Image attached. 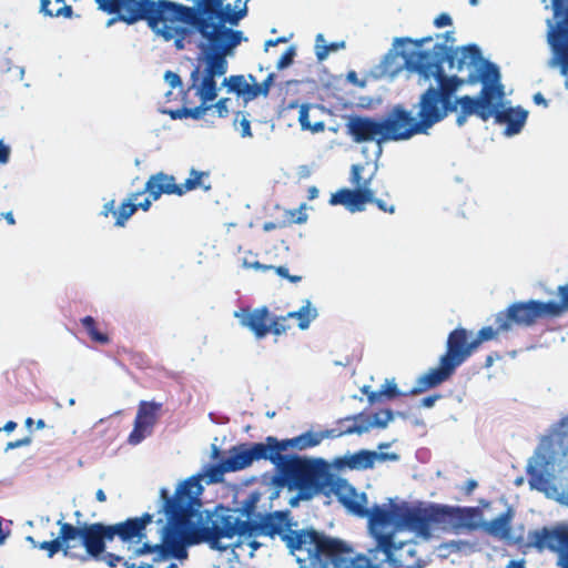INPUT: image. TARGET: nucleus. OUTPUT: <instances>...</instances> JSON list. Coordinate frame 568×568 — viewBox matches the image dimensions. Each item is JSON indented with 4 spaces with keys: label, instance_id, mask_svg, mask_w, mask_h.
<instances>
[{
    "label": "nucleus",
    "instance_id": "obj_1",
    "mask_svg": "<svg viewBox=\"0 0 568 568\" xmlns=\"http://www.w3.org/2000/svg\"><path fill=\"white\" fill-rule=\"evenodd\" d=\"M201 475L191 476L176 487L171 496L166 488L160 490L162 506L160 513L165 516L159 544L146 540L148 526L153 523V514L143 513L139 517H129L124 520L104 524L85 523L88 557L103 561L110 568H115L123 556L106 551V545L111 549L130 552L129 559L153 554V562H160L170 558L179 560L187 557V547L202 544L195 541L202 519L200 496L203 491Z\"/></svg>",
    "mask_w": 568,
    "mask_h": 568
},
{
    "label": "nucleus",
    "instance_id": "obj_2",
    "mask_svg": "<svg viewBox=\"0 0 568 568\" xmlns=\"http://www.w3.org/2000/svg\"><path fill=\"white\" fill-rule=\"evenodd\" d=\"M112 16L106 27L145 20L165 41L173 40L176 50H183L193 41L194 30L200 34L197 45H204L236 27L246 16V8L231 11L223 0H197V7L170 0H121Z\"/></svg>",
    "mask_w": 568,
    "mask_h": 568
},
{
    "label": "nucleus",
    "instance_id": "obj_3",
    "mask_svg": "<svg viewBox=\"0 0 568 568\" xmlns=\"http://www.w3.org/2000/svg\"><path fill=\"white\" fill-rule=\"evenodd\" d=\"M280 474L277 483L288 490H296V500H311L320 494H334L337 500L352 514L367 515V497L359 494L346 479L336 477L323 460L307 459L298 455L275 462Z\"/></svg>",
    "mask_w": 568,
    "mask_h": 568
},
{
    "label": "nucleus",
    "instance_id": "obj_4",
    "mask_svg": "<svg viewBox=\"0 0 568 568\" xmlns=\"http://www.w3.org/2000/svg\"><path fill=\"white\" fill-rule=\"evenodd\" d=\"M433 41V37H424L420 39L399 38L396 43H412L416 50L412 52H402L404 58V65L407 71L415 72L424 80L434 78L437 81L436 91L439 92L443 99L448 103L455 101L454 97L464 81L457 75H446L444 63L448 64L449 69L462 71L464 67L477 65L485 61L481 57V51L476 44L464 45L460 49H453L445 43H436L433 50H422V47Z\"/></svg>",
    "mask_w": 568,
    "mask_h": 568
},
{
    "label": "nucleus",
    "instance_id": "obj_5",
    "mask_svg": "<svg viewBox=\"0 0 568 568\" xmlns=\"http://www.w3.org/2000/svg\"><path fill=\"white\" fill-rule=\"evenodd\" d=\"M245 40L243 32L231 29L219 36L204 45H197L200 57L204 62L203 77L200 79V67H195L191 72V88L196 89V95L201 100V104L195 108H185L172 112V118H192L201 119L212 104L209 102L217 97L216 77H222L227 72V55H231L234 49Z\"/></svg>",
    "mask_w": 568,
    "mask_h": 568
},
{
    "label": "nucleus",
    "instance_id": "obj_6",
    "mask_svg": "<svg viewBox=\"0 0 568 568\" xmlns=\"http://www.w3.org/2000/svg\"><path fill=\"white\" fill-rule=\"evenodd\" d=\"M477 508H460L432 504L426 507L404 506L399 508L398 528H405L425 538L430 536L432 527H467L476 526L469 520L477 515Z\"/></svg>",
    "mask_w": 568,
    "mask_h": 568
},
{
    "label": "nucleus",
    "instance_id": "obj_7",
    "mask_svg": "<svg viewBox=\"0 0 568 568\" xmlns=\"http://www.w3.org/2000/svg\"><path fill=\"white\" fill-rule=\"evenodd\" d=\"M470 333L464 327L453 329L447 337L446 351L440 356L437 367L429 368L416 379L410 394H422L448 381L463 363L477 349Z\"/></svg>",
    "mask_w": 568,
    "mask_h": 568
},
{
    "label": "nucleus",
    "instance_id": "obj_8",
    "mask_svg": "<svg viewBox=\"0 0 568 568\" xmlns=\"http://www.w3.org/2000/svg\"><path fill=\"white\" fill-rule=\"evenodd\" d=\"M416 116L403 104H395L394 109L399 121L405 140L417 134H427L437 123L445 120L455 106L442 98L435 87H428L419 97L416 104Z\"/></svg>",
    "mask_w": 568,
    "mask_h": 568
},
{
    "label": "nucleus",
    "instance_id": "obj_9",
    "mask_svg": "<svg viewBox=\"0 0 568 568\" xmlns=\"http://www.w3.org/2000/svg\"><path fill=\"white\" fill-rule=\"evenodd\" d=\"M351 560L354 568H382L384 562H389L394 568H419V558L416 554V545L412 541L396 542L394 534L379 535L377 545L368 550V557L355 555L352 547Z\"/></svg>",
    "mask_w": 568,
    "mask_h": 568
},
{
    "label": "nucleus",
    "instance_id": "obj_10",
    "mask_svg": "<svg viewBox=\"0 0 568 568\" xmlns=\"http://www.w3.org/2000/svg\"><path fill=\"white\" fill-rule=\"evenodd\" d=\"M478 78L483 84L478 97L463 95L452 102L455 106V112L459 106V112L456 118V124L458 126H463L467 118L473 114L477 115L483 121H488L493 118L494 110L491 109V104L499 94V68L490 61H484L483 67L479 69Z\"/></svg>",
    "mask_w": 568,
    "mask_h": 568
},
{
    "label": "nucleus",
    "instance_id": "obj_11",
    "mask_svg": "<svg viewBox=\"0 0 568 568\" xmlns=\"http://www.w3.org/2000/svg\"><path fill=\"white\" fill-rule=\"evenodd\" d=\"M345 130L355 143L375 141L381 145L387 141H405L394 106L383 120L351 115L345 124Z\"/></svg>",
    "mask_w": 568,
    "mask_h": 568
},
{
    "label": "nucleus",
    "instance_id": "obj_12",
    "mask_svg": "<svg viewBox=\"0 0 568 568\" xmlns=\"http://www.w3.org/2000/svg\"><path fill=\"white\" fill-rule=\"evenodd\" d=\"M275 459L277 457L273 452L271 436H267L263 443H255L251 447H247V444L233 446L230 456L222 459L219 465L211 466L207 475L211 481L217 483L223 474L245 469L254 460H268L274 465Z\"/></svg>",
    "mask_w": 568,
    "mask_h": 568
},
{
    "label": "nucleus",
    "instance_id": "obj_13",
    "mask_svg": "<svg viewBox=\"0 0 568 568\" xmlns=\"http://www.w3.org/2000/svg\"><path fill=\"white\" fill-rule=\"evenodd\" d=\"M552 19L547 20V42L552 51L548 64L568 74V0H551Z\"/></svg>",
    "mask_w": 568,
    "mask_h": 568
},
{
    "label": "nucleus",
    "instance_id": "obj_14",
    "mask_svg": "<svg viewBox=\"0 0 568 568\" xmlns=\"http://www.w3.org/2000/svg\"><path fill=\"white\" fill-rule=\"evenodd\" d=\"M58 525L60 526L59 536L52 540L34 544V548L45 550L49 558L62 551L65 557L81 559L82 561L87 560L89 557L85 523L74 526L59 520Z\"/></svg>",
    "mask_w": 568,
    "mask_h": 568
},
{
    "label": "nucleus",
    "instance_id": "obj_15",
    "mask_svg": "<svg viewBox=\"0 0 568 568\" xmlns=\"http://www.w3.org/2000/svg\"><path fill=\"white\" fill-rule=\"evenodd\" d=\"M365 165L362 163L353 164L351 166L349 181L354 189L343 187L331 195V205H343L349 212H362L365 210L367 201H373V190L371 182L374 173L368 178L363 176Z\"/></svg>",
    "mask_w": 568,
    "mask_h": 568
},
{
    "label": "nucleus",
    "instance_id": "obj_16",
    "mask_svg": "<svg viewBox=\"0 0 568 568\" xmlns=\"http://www.w3.org/2000/svg\"><path fill=\"white\" fill-rule=\"evenodd\" d=\"M210 173L192 169L190 178L184 183L176 184L173 175L159 172L149 178L145 183L144 191L152 196L153 201L160 199L162 194H175L179 196L184 195L186 192L202 187L204 191L211 190V184H205L204 179L209 178Z\"/></svg>",
    "mask_w": 568,
    "mask_h": 568
},
{
    "label": "nucleus",
    "instance_id": "obj_17",
    "mask_svg": "<svg viewBox=\"0 0 568 568\" xmlns=\"http://www.w3.org/2000/svg\"><path fill=\"white\" fill-rule=\"evenodd\" d=\"M544 317H548L544 302L536 300L515 302L497 313L498 331L508 333L515 327H530Z\"/></svg>",
    "mask_w": 568,
    "mask_h": 568
},
{
    "label": "nucleus",
    "instance_id": "obj_18",
    "mask_svg": "<svg viewBox=\"0 0 568 568\" xmlns=\"http://www.w3.org/2000/svg\"><path fill=\"white\" fill-rule=\"evenodd\" d=\"M528 540L539 551L548 549L558 554L565 568H568V525L531 530L528 534Z\"/></svg>",
    "mask_w": 568,
    "mask_h": 568
},
{
    "label": "nucleus",
    "instance_id": "obj_19",
    "mask_svg": "<svg viewBox=\"0 0 568 568\" xmlns=\"http://www.w3.org/2000/svg\"><path fill=\"white\" fill-rule=\"evenodd\" d=\"M499 94L491 104V109L494 110L493 118L495 121L500 124H507L505 133L507 135H514L521 131L523 126L526 123L528 112L523 110L521 108H504L503 101L505 97V88L499 80Z\"/></svg>",
    "mask_w": 568,
    "mask_h": 568
},
{
    "label": "nucleus",
    "instance_id": "obj_20",
    "mask_svg": "<svg viewBox=\"0 0 568 568\" xmlns=\"http://www.w3.org/2000/svg\"><path fill=\"white\" fill-rule=\"evenodd\" d=\"M161 408V403L142 400L139 404L134 426L128 437L129 444L138 445L152 433Z\"/></svg>",
    "mask_w": 568,
    "mask_h": 568
},
{
    "label": "nucleus",
    "instance_id": "obj_21",
    "mask_svg": "<svg viewBox=\"0 0 568 568\" xmlns=\"http://www.w3.org/2000/svg\"><path fill=\"white\" fill-rule=\"evenodd\" d=\"M328 432L325 433H315V432H306L293 438L287 439H277L274 436H271V443L273 446L274 455H276V462L284 460L285 458H290L291 455H284L283 453L288 449L304 450L311 447H315L321 444V442L328 436Z\"/></svg>",
    "mask_w": 568,
    "mask_h": 568
},
{
    "label": "nucleus",
    "instance_id": "obj_22",
    "mask_svg": "<svg viewBox=\"0 0 568 568\" xmlns=\"http://www.w3.org/2000/svg\"><path fill=\"white\" fill-rule=\"evenodd\" d=\"M393 419V412L390 409H382L373 415L358 414L353 417L345 418V422H352L345 429L344 434H362L373 427L385 428Z\"/></svg>",
    "mask_w": 568,
    "mask_h": 568
},
{
    "label": "nucleus",
    "instance_id": "obj_23",
    "mask_svg": "<svg viewBox=\"0 0 568 568\" xmlns=\"http://www.w3.org/2000/svg\"><path fill=\"white\" fill-rule=\"evenodd\" d=\"M270 311L266 306L255 310H243L242 314L235 313L242 326L248 328L257 339L270 334Z\"/></svg>",
    "mask_w": 568,
    "mask_h": 568
},
{
    "label": "nucleus",
    "instance_id": "obj_24",
    "mask_svg": "<svg viewBox=\"0 0 568 568\" xmlns=\"http://www.w3.org/2000/svg\"><path fill=\"white\" fill-rule=\"evenodd\" d=\"M399 508L400 507L387 509L377 505H375L371 511L366 508L367 515L364 517H368L369 532L376 542L379 535H385V532L382 531L384 528L392 525L398 528ZM387 534L388 532H386V535Z\"/></svg>",
    "mask_w": 568,
    "mask_h": 568
},
{
    "label": "nucleus",
    "instance_id": "obj_25",
    "mask_svg": "<svg viewBox=\"0 0 568 568\" xmlns=\"http://www.w3.org/2000/svg\"><path fill=\"white\" fill-rule=\"evenodd\" d=\"M514 517V510L508 508L505 513L500 514L497 518L485 521L481 524V529L498 539H507L511 532V520Z\"/></svg>",
    "mask_w": 568,
    "mask_h": 568
},
{
    "label": "nucleus",
    "instance_id": "obj_26",
    "mask_svg": "<svg viewBox=\"0 0 568 568\" xmlns=\"http://www.w3.org/2000/svg\"><path fill=\"white\" fill-rule=\"evenodd\" d=\"M376 462V452L362 449L354 454L343 456L337 460L341 467H347L352 470H365L374 467Z\"/></svg>",
    "mask_w": 568,
    "mask_h": 568
},
{
    "label": "nucleus",
    "instance_id": "obj_27",
    "mask_svg": "<svg viewBox=\"0 0 568 568\" xmlns=\"http://www.w3.org/2000/svg\"><path fill=\"white\" fill-rule=\"evenodd\" d=\"M260 496L256 493L250 494L242 503L241 506L236 509H230V508H221V511H215L213 514H210L207 516V524L211 525L212 518L217 514L226 513L227 510L232 511L234 516H236V513H240L242 516H245L247 519H250L256 509V504L258 501Z\"/></svg>",
    "mask_w": 568,
    "mask_h": 568
},
{
    "label": "nucleus",
    "instance_id": "obj_28",
    "mask_svg": "<svg viewBox=\"0 0 568 568\" xmlns=\"http://www.w3.org/2000/svg\"><path fill=\"white\" fill-rule=\"evenodd\" d=\"M286 317L298 320V327L306 329L311 322L317 317V311L312 307L311 301L307 300L300 310L287 313Z\"/></svg>",
    "mask_w": 568,
    "mask_h": 568
},
{
    "label": "nucleus",
    "instance_id": "obj_29",
    "mask_svg": "<svg viewBox=\"0 0 568 568\" xmlns=\"http://www.w3.org/2000/svg\"><path fill=\"white\" fill-rule=\"evenodd\" d=\"M558 294L560 296V303L552 301L544 302L548 317H559L568 311V285L559 286Z\"/></svg>",
    "mask_w": 568,
    "mask_h": 568
},
{
    "label": "nucleus",
    "instance_id": "obj_30",
    "mask_svg": "<svg viewBox=\"0 0 568 568\" xmlns=\"http://www.w3.org/2000/svg\"><path fill=\"white\" fill-rule=\"evenodd\" d=\"M142 193H145L143 190L142 192L133 193L131 196L121 204V206L115 212V225L116 226H124L125 222L136 212L138 205H135V201L139 195Z\"/></svg>",
    "mask_w": 568,
    "mask_h": 568
},
{
    "label": "nucleus",
    "instance_id": "obj_31",
    "mask_svg": "<svg viewBox=\"0 0 568 568\" xmlns=\"http://www.w3.org/2000/svg\"><path fill=\"white\" fill-rule=\"evenodd\" d=\"M55 3L60 7L58 10L53 11L49 7L51 4V0H40V12L48 17H60L63 16L65 18H70L72 16V7L65 4L64 0H55Z\"/></svg>",
    "mask_w": 568,
    "mask_h": 568
},
{
    "label": "nucleus",
    "instance_id": "obj_32",
    "mask_svg": "<svg viewBox=\"0 0 568 568\" xmlns=\"http://www.w3.org/2000/svg\"><path fill=\"white\" fill-rule=\"evenodd\" d=\"M311 105L310 104H301L300 112H298V122L301 124L302 130H307L313 133L323 132L325 129V124L323 121L315 122L312 124L308 120V112H310Z\"/></svg>",
    "mask_w": 568,
    "mask_h": 568
},
{
    "label": "nucleus",
    "instance_id": "obj_33",
    "mask_svg": "<svg viewBox=\"0 0 568 568\" xmlns=\"http://www.w3.org/2000/svg\"><path fill=\"white\" fill-rule=\"evenodd\" d=\"M81 324L93 342H97L100 344H108L110 342L108 334L101 333L98 331L97 322L92 316L83 317L81 320Z\"/></svg>",
    "mask_w": 568,
    "mask_h": 568
},
{
    "label": "nucleus",
    "instance_id": "obj_34",
    "mask_svg": "<svg viewBox=\"0 0 568 568\" xmlns=\"http://www.w3.org/2000/svg\"><path fill=\"white\" fill-rule=\"evenodd\" d=\"M321 42H324L323 34H317L316 37V58L318 61H323L327 58L329 52L337 51L339 49H343L345 47V42H332L329 44H321Z\"/></svg>",
    "mask_w": 568,
    "mask_h": 568
},
{
    "label": "nucleus",
    "instance_id": "obj_35",
    "mask_svg": "<svg viewBox=\"0 0 568 568\" xmlns=\"http://www.w3.org/2000/svg\"><path fill=\"white\" fill-rule=\"evenodd\" d=\"M495 328L485 326L478 331L476 337L473 338L476 348H478L481 343L496 338L498 334L507 333V331H498L497 314L495 315Z\"/></svg>",
    "mask_w": 568,
    "mask_h": 568
},
{
    "label": "nucleus",
    "instance_id": "obj_36",
    "mask_svg": "<svg viewBox=\"0 0 568 568\" xmlns=\"http://www.w3.org/2000/svg\"><path fill=\"white\" fill-rule=\"evenodd\" d=\"M223 85L229 88V91L236 93L237 95H245L248 91V83L243 75H231L223 80Z\"/></svg>",
    "mask_w": 568,
    "mask_h": 568
},
{
    "label": "nucleus",
    "instance_id": "obj_37",
    "mask_svg": "<svg viewBox=\"0 0 568 568\" xmlns=\"http://www.w3.org/2000/svg\"><path fill=\"white\" fill-rule=\"evenodd\" d=\"M287 320L288 317H286V315L275 316L273 318L270 316V333L276 336L286 333V331L290 328V326L285 324Z\"/></svg>",
    "mask_w": 568,
    "mask_h": 568
},
{
    "label": "nucleus",
    "instance_id": "obj_38",
    "mask_svg": "<svg viewBox=\"0 0 568 568\" xmlns=\"http://www.w3.org/2000/svg\"><path fill=\"white\" fill-rule=\"evenodd\" d=\"M381 392H382V395L387 397V398H395V397H399V396H406V395H412L410 394V390L407 392V393H402L399 392V389L397 388V385L395 384L394 381H386L382 387H381Z\"/></svg>",
    "mask_w": 568,
    "mask_h": 568
},
{
    "label": "nucleus",
    "instance_id": "obj_39",
    "mask_svg": "<svg viewBox=\"0 0 568 568\" xmlns=\"http://www.w3.org/2000/svg\"><path fill=\"white\" fill-rule=\"evenodd\" d=\"M98 9L106 14H112L118 11L121 0H94Z\"/></svg>",
    "mask_w": 568,
    "mask_h": 568
},
{
    "label": "nucleus",
    "instance_id": "obj_40",
    "mask_svg": "<svg viewBox=\"0 0 568 568\" xmlns=\"http://www.w3.org/2000/svg\"><path fill=\"white\" fill-rule=\"evenodd\" d=\"M296 54V51H295V48L294 47H290L283 54L282 57L278 59L277 63H276V68L278 70H282V69H285L287 68L288 65H291L293 63V60H294V57Z\"/></svg>",
    "mask_w": 568,
    "mask_h": 568
},
{
    "label": "nucleus",
    "instance_id": "obj_41",
    "mask_svg": "<svg viewBox=\"0 0 568 568\" xmlns=\"http://www.w3.org/2000/svg\"><path fill=\"white\" fill-rule=\"evenodd\" d=\"M240 114V112L236 114V119L234 121L236 129L240 128L241 135L243 138L252 136L250 120L245 115H242V118L239 119Z\"/></svg>",
    "mask_w": 568,
    "mask_h": 568
},
{
    "label": "nucleus",
    "instance_id": "obj_42",
    "mask_svg": "<svg viewBox=\"0 0 568 568\" xmlns=\"http://www.w3.org/2000/svg\"><path fill=\"white\" fill-rule=\"evenodd\" d=\"M285 215H286V221H285L286 225L292 224V223L302 224V223L306 222V220H307V215L297 210H288V211H286Z\"/></svg>",
    "mask_w": 568,
    "mask_h": 568
},
{
    "label": "nucleus",
    "instance_id": "obj_43",
    "mask_svg": "<svg viewBox=\"0 0 568 568\" xmlns=\"http://www.w3.org/2000/svg\"><path fill=\"white\" fill-rule=\"evenodd\" d=\"M275 271V273L282 277V278H286L291 283H298L302 281V276L301 275H291L288 273V270L287 267L285 266H273V268Z\"/></svg>",
    "mask_w": 568,
    "mask_h": 568
},
{
    "label": "nucleus",
    "instance_id": "obj_44",
    "mask_svg": "<svg viewBox=\"0 0 568 568\" xmlns=\"http://www.w3.org/2000/svg\"><path fill=\"white\" fill-rule=\"evenodd\" d=\"M367 203L375 204L381 211H383L385 213H389V214H394L395 213V205L394 204H388L384 200L375 197V192L374 191H373V201H367Z\"/></svg>",
    "mask_w": 568,
    "mask_h": 568
},
{
    "label": "nucleus",
    "instance_id": "obj_45",
    "mask_svg": "<svg viewBox=\"0 0 568 568\" xmlns=\"http://www.w3.org/2000/svg\"><path fill=\"white\" fill-rule=\"evenodd\" d=\"M251 79L254 83L253 84L248 83V91L245 92V95H244L246 101L254 100L258 95H262V89H261L260 84L255 82V79L252 75H251Z\"/></svg>",
    "mask_w": 568,
    "mask_h": 568
},
{
    "label": "nucleus",
    "instance_id": "obj_46",
    "mask_svg": "<svg viewBox=\"0 0 568 568\" xmlns=\"http://www.w3.org/2000/svg\"><path fill=\"white\" fill-rule=\"evenodd\" d=\"M227 102H229L227 98H222L214 105L212 104V109L213 108L215 109V111L217 112V115L220 118L227 116V114H229Z\"/></svg>",
    "mask_w": 568,
    "mask_h": 568
},
{
    "label": "nucleus",
    "instance_id": "obj_47",
    "mask_svg": "<svg viewBox=\"0 0 568 568\" xmlns=\"http://www.w3.org/2000/svg\"><path fill=\"white\" fill-rule=\"evenodd\" d=\"M164 79L169 83V85L173 89L182 85V80H181L180 75L175 72L166 71Z\"/></svg>",
    "mask_w": 568,
    "mask_h": 568
},
{
    "label": "nucleus",
    "instance_id": "obj_48",
    "mask_svg": "<svg viewBox=\"0 0 568 568\" xmlns=\"http://www.w3.org/2000/svg\"><path fill=\"white\" fill-rule=\"evenodd\" d=\"M32 443V438L30 436L9 442L6 446V450L16 449L22 446H29Z\"/></svg>",
    "mask_w": 568,
    "mask_h": 568
},
{
    "label": "nucleus",
    "instance_id": "obj_49",
    "mask_svg": "<svg viewBox=\"0 0 568 568\" xmlns=\"http://www.w3.org/2000/svg\"><path fill=\"white\" fill-rule=\"evenodd\" d=\"M275 77H276L275 73H270L263 82L258 83L261 89H262V95L263 97H267L268 95L271 87L273 85Z\"/></svg>",
    "mask_w": 568,
    "mask_h": 568
},
{
    "label": "nucleus",
    "instance_id": "obj_50",
    "mask_svg": "<svg viewBox=\"0 0 568 568\" xmlns=\"http://www.w3.org/2000/svg\"><path fill=\"white\" fill-rule=\"evenodd\" d=\"M452 18L447 13H440L434 21L437 28H444L452 24Z\"/></svg>",
    "mask_w": 568,
    "mask_h": 568
},
{
    "label": "nucleus",
    "instance_id": "obj_51",
    "mask_svg": "<svg viewBox=\"0 0 568 568\" xmlns=\"http://www.w3.org/2000/svg\"><path fill=\"white\" fill-rule=\"evenodd\" d=\"M120 564H122L125 568H153V562H141L140 565H136L134 562H130L129 560H126L124 556L123 561H121Z\"/></svg>",
    "mask_w": 568,
    "mask_h": 568
},
{
    "label": "nucleus",
    "instance_id": "obj_52",
    "mask_svg": "<svg viewBox=\"0 0 568 568\" xmlns=\"http://www.w3.org/2000/svg\"><path fill=\"white\" fill-rule=\"evenodd\" d=\"M115 201L114 200H111L109 202H106L104 205H103V210L101 212L102 215H104L105 217L109 215V214H113L115 216Z\"/></svg>",
    "mask_w": 568,
    "mask_h": 568
},
{
    "label": "nucleus",
    "instance_id": "obj_53",
    "mask_svg": "<svg viewBox=\"0 0 568 568\" xmlns=\"http://www.w3.org/2000/svg\"><path fill=\"white\" fill-rule=\"evenodd\" d=\"M286 226V222H280V223H275V222H265L262 226L263 231L264 232H271V231H274L276 229H282V227H285Z\"/></svg>",
    "mask_w": 568,
    "mask_h": 568
},
{
    "label": "nucleus",
    "instance_id": "obj_54",
    "mask_svg": "<svg viewBox=\"0 0 568 568\" xmlns=\"http://www.w3.org/2000/svg\"><path fill=\"white\" fill-rule=\"evenodd\" d=\"M440 398V395H429V396H426L422 399V403L420 405L423 407H433L435 405V403Z\"/></svg>",
    "mask_w": 568,
    "mask_h": 568
},
{
    "label": "nucleus",
    "instance_id": "obj_55",
    "mask_svg": "<svg viewBox=\"0 0 568 568\" xmlns=\"http://www.w3.org/2000/svg\"><path fill=\"white\" fill-rule=\"evenodd\" d=\"M10 155L9 146L0 142V163H7Z\"/></svg>",
    "mask_w": 568,
    "mask_h": 568
},
{
    "label": "nucleus",
    "instance_id": "obj_56",
    "mask_svg": "<svg viewBox=\"0 0 568 568\" xmlns=\"http://www.w3.org/2000/svg\"><path fill=\"white\" fill-rule=\"evenodd\" d=\"M398 459V455L392 453V454H388V453H376V460H382V462H385V460H397Z\"/></svg>",
    "mask_w": 568,
    "mask_h": 568
},
{
    "label": "nucleus",
    "instance_id": "obj_57",
    "mask_svg": "<svg viewBox=\"0 0 568 568\" xmlns=\"http://www.w3.org/2000/svg\"><path fill=\"white\" fill-rule=\"evenodd\" d=\"M476 487H477V481L474 479H469L465 484L464 491L466 495H470Z\"/></svg>",
    "mask_w": 568,
    "mask_h": 568
},
{
    "label": "nucleus",
    "instance_id": "obj_58",
    "mask_svg": "<svg viewBox=\"0 0 568 568\" xmlns=\"http://www.w3.org/2000/svg\"><path fill=\"white\" fill-rule=\"evenodd\" d=\"M532 99L536 104L542 105L545 108L548 106V101L545 99V97L540 92H537L536 94H534Z\"/></svg>",
    "mask_w": 568,
    "mask_h": 568
},
{
    "label": "nucleus",
    "instance_id": "obj_59",
    "mask_svg": "<svg viewBox=\"0 0 568 568\" xmlns=\"http://www.w3.org/2000/svg\"><path fill=\"white\" fill-rule=\"evenodd\" d=\"M286 39L284 37L277 38V39H270L265 42V50H267L270 47H275L278 43L285 42Z\"/></svg>",
    "mask_w": 568,
    "mask_h": 568
},
{
    "label": "nucleus",
    "instance_id": "obj_60",
    "mask_svg": "<svg viewBox=\"0 0 568 568\" xmlns=\"http://www.w3.org/2000/svg\"><path fill=\"white\" fill-rule=\"evenodd\" d=\"M151 199L152 196L149 195V197H146L143 202H140V203H135V205H138V209H141L143 211H149V209L151 207Z\"/></svg>",
    "mask_w": 568,
    "mask_h": 568
},
{
    "label": "nucleus",
    "instance_id": "obj_61",
    "mask_svg": "<svg viewBox=\"0 0 568 568\" xmlns=\"http://www.w3.org/2000/svg\"><path fill=\"white\" fill-rule=\"evenodd\" d=\"M382 396H383V395H382L381 389H379V390H377V392H372V393L367 394V398H368V402H369L371 404L376 403V402H377Z\"/></svg>",
    "mask_w": 568,
    "mask_h": 568
},
{
    "label": "nucleus",
    "instance_id": "obj_62",
    "mask_svg": "<svg viewBox=\"0 0 568 568\" xmlns=\"http://www.w3.org/2000/svg\"><path fill=\"white\" fill-rule=\"evenodd\" d=\"M223 6H224V7H227V6H229V8H230V10H231V11L240 10V9H242L243 7H245V8L247 9V7H246V2L242 3V0H235V1H234V8H232L230 3H226V4H225V3L223 2Z\"/></svg>",
    "mask_w": 568,
    "mask_h": 568
},
{
    "label": "nucleus",
    "instance_id": "obj_63",
    "mask_svg": "<svg viewBox=\"0 0 568 568\" xmlns=\"http://www.w3.org/2000/svg\"><path fill=\"white\" fill-rule=\"evenodd\" d=\"M250 266L255 268V270H257V271H263V272L273 268V265H265V264H262L260 262H255V263L251 264Z\"/></svg>",
    "mask_w": 568,
    "mask_h": 568
},
{
    "label": "nucleus",
    "instance_id": "obj_64",
    "mask_svg": "<svg viewBox=\"0 0 568 568\" xmlns=\"http://www.w3.org/2000/svg\"><path fill=\"white\" fill-rule=\"evenodd\" d=\"M16 427H17V423H16V422H13V420H9V422H7V423L4 424V426H3V428H2V429H3L4 432H7V433H10V432L14 430V429H16Z\"/></svg>",
    "mask_w": 568,
    "mask_h": 568
}]
</instances>
